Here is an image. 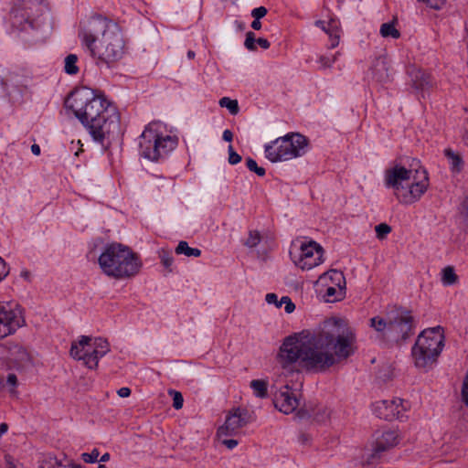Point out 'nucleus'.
<instances>
[{"mask_svg":"<svg viewBox=\"0 0 468 468\" xmlns=\"http://www.w3.org/2000/svg\"><path fill=\"white\" fill-rule=\"evenodd\" d=\"M355 335L340 318H329L314 332L287 336L280 346L277 362L288 368L297 361L308 369L324 371L355 352Z\"/></svg>","mask_w":468,"mask_h":468,"instance_id":"f257e3e1","label":"nucleus"},{"mask_svg":"<svg viewBox=\"0 0 468 468\" xmlns=\"http://www.w3.org/2000/svg\"><path fill=\"white\" fill-rule=\"evenodd\" d=\"M65 106L72 111L96 142L102 143L120 129V115L116 108L91 89L84 87L71 92L65 101Z\"/></svg>","mask_w":468,"mask_h":468,"instance_id":"f03ea898","label":"nucleus"},{"mask_svg":"<svg viewBox=\"0 0 468 468\" xmlns=\"http://www.w3.org/2000/svg\"><path fill=\"white\" fill-rule=\"evenodd\" d=\"M78 37L98 66H110L124 54L125 41L119 25L101 15L80 22Z\"/></svg>","mask_w":468,"mask_h":468,"instance_id":"7ed1b4c3","label":"nucleus"},{"mask_svg":"<svg viewBox=\"0 0 468 468\" xmlns=\"http://www.w3.org/2000/svg\"><path fill=\"white\" fill-rule=\"evenodd\" d=\"M385 185L393 188L398 200L406 205L418 201L428 187V176L424 169H406L396 165L386 170Z\"/></svg>","mask_w":468,"mask_h":468,"instance_id":"20e7f679","label":"nucleus"},{"mask_svg":"<svg viewBox=\"0 0 468 468\" xmlns=\"http://www.w3.org/2000/svg\"><path fill=\"white\" fill-rule=\"evenodd\" d=\"M98 262L105 275L118 280L136 275L142 267L139 256L132 249L116 242L105 246Z\"/></svg>","mask_w":468,"mask_h":468,"instance_id":"39448f33","label":"nucleus"},{"mask_svg":"<svg viewBox=\"0 0 468 468\" xmlns=\"http://www.w3.org/2000/svg\"><path fill=\"white\" fill-rule=\"evenodd\" d=\"M369 325L383 341L399 345L414 335L415 321L410 311L397 308L388 311L383 316L372 317Z\"/></svg>","mask_w":468,"mask_h":468,"instance_id":"423d86ee","label":"nucleus"},{"mask_svg":"<svg viewBox=\"0 0 468 468\" xmlns=\"http://www.w3.org/2000/svg\"><path fill=\"white\" fill-rule=\"evenodd\" d=\"M138 144L141 156L158 162L176 149L177 138L167 134L161 122H152L140 135Z\"/></svg>","mask_w":468,"mask_h":468,"instance_id":"0eeeda50","label":"nucleus"},{"mask_svg":"<svg viewBox=\"0 0 468 468\" xmlns=\"http://www.w3.org/2000/svg\"><path fill=\"white\" fill-rule=\"evenodd\" d=\"M443 340L442 329L440 326L422 331L412 347L416 367L423 369L431 367L443 348Z\"/></svg>","mask_w":468,"mask_h":468,"instance_id":"6e6552de","label":"nucleus"},{"mask_svg":"<svg viewBox=\"0 0 468 468\" xmlns=\"http://www.w3.org/2000/svg\"><path fill=\"white\" fill-rule=\"evenodd\" d=\"M308 140L297 133H289L264 146L265 156L272 163L285 162L307 152Z\"/></svg>","mask_w":468,"mask_h":468,"instance_id":"1a4fd4ad","label":"nucleus"},{"mask_svg":"<svg viewBox=\"0 0 468 468\" xmlns=\"http://www.w3.org/2000/svg\"><path fill=\"white\" fill-rule=\"evenodd\" d=\"M294 264L303 271H309L324 261V250L315 241L302 242L300 247L290 251Z\"/></svg>","mask_w":468,"mask_h":468,"instance_id":"9d476101","label":"nucleus"},{"mask_svg":"<svg viewBox=\"0 0 468 468\" xmlns=\"http://www.w3.org/2000/svg\"><path fill=\"white\" fill-rule=\"evenodd\" d=\"M24 324L23 310L19 305L0 303V338L14 334Z\"/></svg>","mask_w":468,"mask_h":468,"instance_id":"9b49d317","label":"nucleus"},{"mask_svg":"<svg viewBox=\"0 0 468 468\" xmlns=\"http://www.w3.org/2000/svg\"><path fill=\"white\" fill-rule=\"evenodd\" d=\"M399 441V434L395 431L376 433L371 448L363 456L365 462L369 465L377 463L382 453L395 447Z\"/></svg>","mask_w":468,"mask_h":468,"instance_id":"f8f14e48","label":"nucleus"},{"mask_svg":"<svg viewBox=\"0 0 468 468\" xmlns=\"http://www.w3.org/2000/svg\"><path fill=\"white\" fill-rule=\"evenodd\" d=\"M249 422L250 416L246 410L234 409L226 416L224 424L218 429L217 436L218 438L236 436Z\"/></svg>","mask_w":468,"mask_h":468,"instance_id":"ddd939ff","label":"nucleus"},{"mask_svg":"<svg viewBox=\"0 0 468 468\" xmlns=\"http://www.w3.org/2000/svg\"><path fill=\"white\" fill-rule=\"evenodd\" d=\"M408 405L407 401L403 403L400 399L381 400L374 404V411L378 418L386 420H402Z\"/></svg>","mask_w":468,"mask_h":468,"instance_id":"4468645a","label":"nucleus"},{"mask_svg":"<svg viewBox=\"0 0 468 468\" xmlns=\"http://www.w3.org/2000/svg\"><path fill=\"white\" fill-rule=\"evenodd\" d=\"M40 9L41 6L38 3L27 0L21 8L16 7L13 10V25L19 27L21 30H26L27 27H33V10L38 12Z\"/></svg>","mask_w":468,"mask_h":468,"instance_id":"2eb2a0df","label":"nucleus"},{"mask_svg":"<svg viewBox=\"0 0 468 468\" xmlns=\"http://www.w3.org/2000/svg\"><path fill=\"white\" fill-rule=\"evenodd\" d=\"M69 354L74 359L82 361L87 367L90 369L97 367L90 364V359L93 358V346L90 336L82 335L78 342H73Z\"/></svg>","mask_w":468,"mask_h":468,"instance_id":"dca6fc26","label":"nucleus"},{"mask_svg":"<svg viewBox=\"0 0 468 468\" xmlns=\"http://www.w3.org/2000/svg\"><path fill=\"white\" fill-rule=\"evenodd\" d=\"M273 403L275 408L284 414L292 413L299 406V400L296 394L289 388L288 385L282 388L275 394Z\"/></svg>","mask_w":468,"mask_h":468,"instance_id":"f3484780","label":"nucleus"},{"mask_svg":"<svg viewBox=\"0 0 468 468\" xmlns=\"http://www.w3.org/2000/svg\"><path fill=\"white\" fill-rule=\"evenodd\" d=\"M318 283L320 285L346 287V279L342 271L330 270L320 275Z\"/></svg>","mask_w":468,"mask_h":468,"instance_id":"a211bd4d","label":"nucleus"},{"mask_svg":"<svg viewBox=\"0 0 468 468\" xmlns=\"http://www.w3.org/2000/svg\"><path fill=\"white\" fill-rule=\"evenodd\" d=\"M93 346V358L90 359V364L93 367H98L99 360L110 352V345L106 339L101 337H91Z\"/></svg>","mask_w":468,"mask_h":468,"instance_id":"6ab92c4d","label":"nucleus"},{"mask_svg":"<svg viewBox=\"0 0 468 468\" xmlns=\"http://www.w3.org/2000/svg\"><path fill=\"white\" fill-rule=\"evenodd\" d=\"M265 301L267 303L273 304L277 308H281L282 304H284V310L287 314H292L295 309V304L288 296H282L281 300H278V296L276 293L270 292L266 294Z\"/></svg>","mask_w":468,"mask_h":468,"instance_id":"aec40b11","label":"nucleus"},{"mask_svg":"<svg viewBox=\"0 0 468 468\" xmlns=\"http://www.w3.org/2000/svg\"><path fill=\"white\" fill-rule=\"evenodd\" d=\"M372 77L378 82H386L389 80L388 67L384 58H378L372 68Z\"/></svg>","mask_w":468,"mask_h":468,"instance_id":"412c9836","label":"nucleus"},{"mask_svg":"<svg viewBox=\"0 0 468 468\" xmlns=\"http://www.w3.org/2000/svg\"><path fill=\"white\" fill-rule=\"evenodd\" d=\"M323 289L321 292H324V299L327 303H335L336 301H340L343 299L346 293V287H337V286H328V285H321Z\"/></svg>","mask_w":468,"mask_h":468,"instance_id":"4be33fe9","label":"nucleus"},{"mask_svg":"<svg viewBox=\"0 0 468 468\" xmlns=\"http://www.w3.org/2000/svg\"><path fill=\"white\" fill-rule=\"evenodd\" d=\"M444 153L448 159L451 170L453 173H460L463 167V161L461 155L451 149H446Z\"/></svg>","mask_w":468,"mask_h":468,"instance_id":"5701e85b","label":"nucleus"},{"mask_svg":"<svg viewBox=\"0 0 468 468\" xmlns=\"http://www.w3.org/2000/svg\"><path fill=\"white\" fill-rule=\"evenodd\" d=\"M397 22L395 20L383 23L380 26L379 33L381 37L388 38L391 37L394 39H398L400 37L399 30L396 27Z\"/></svg>","mask_w":468,"mask_h":468,"instance_id":"b1692460","label":"nucleus"},{"mask_svg":"<svg viewBox=\"0 0 468 468\" xmlns=\"http://www.w3.org/2000/svg\"><path fill=\"white\" fill-rule=\"evenodd\" d=\"M176 254H184L187 257L197 258L201 255V250L197 248H191L186 241H180L176 248Z\"/></svg>","mask_w":468,"mask_h":468,"instance_id":"393cba45","label":"nucleus"},{"mask_svg":"<svg viewBox=\"0 0 468 468\" xmlns=\"http://www.w3.org/2000/svg\"><path fill=\"white\" fill-rule=\"evenodd\" d=\"M250 388L253 390L255 396L259 398L267 397L268 382L262 379H253L250 384Z\"/></svg>","mask_w":468,"mask_h":468,"instance_id":"a878e982","label":"nucleus"},{"mask_svg":"<svg viewBox=\"0 0 468 468\" xmlns=\"http://www.w3.org/2000/svg\"><path fill=\"white\" fill-rule=\"evenodd\" d=\"M11 356H13L11 359L14 360L16 364L26 362L29 359L28 353L25 348L18 345L13 346L11 349Z\"/></svg>","mask_w":468,"mask_h":468,"instance_id":"bb28decb","label":"nucleus"},{"mask_svg":"<svg viewBox=\"0 0 468 468\" xmlns=\"http://www.w3.org/2000/svg\"><path fill=\"white\" fill-rule=\"evenodd\" d=\"M457 281L458 276L456 275L452 267L448 266L442 270L441 282L444 286L453 285L457 282Z\"/></svg>","mask_w":468,"mask_h":468,"instance_id":"cd10ccee","label":"nucleus"},{"mask_svg":"<svg viewBox=\"0 0 468 468\" xmlns=\"http://www.w3.org/2000/svg\"><path fill=\"white\" fill-rule=\"evenodd\" d=\"M413 84L416 89L425 90L431 86V77L423 72H419L413 79Z\"/></svg>","mask_w":468,"mask_h":468,"instance_id":"c85d7f7f","label":"nucleus"},{"mask_svg":"<svg viewBox=\"0 0 468 468\" xmlns=\"http://www.w3.org/2000/svg\"><path fill=\"white\" fill-rule=\"evenodd\" d=\"M78 57L75 54H69L65 58V71L68 74L75 75L79 71L77 66Z\"/></svg>","mask_w":468,"mask_h":468,"instance_id":"c756f323","label":"nucleus"},{"mask_svg":"<svg viewBox=\"0 0 468 468\" xmlns=\"http://www.w3.org/2000/svg\"><path fill=\"white\" fill-rule=\"evenodd\" d=\"M218 104L222 108H227L232 115L238 114L239 108L237 100H231L229 97H222Z\"/></svg>","mask_w":468,"mask_h":468,"instance_id":"7c9ffc66","label":"nucleus"},{"mask_svg":"<svg viewBox=\"0 0 468 468\" xmlns=\"http://www.w3.org/2000/svg\"><path fill=\"white\" fill-rule=\"evenodd\" d=\"M331 413L332 411L329 409L323 407L314 413V417L318 422H325L330 419Z\"/></svg>","mask_w":468,"mask_h":468,"instance_id":"2f4dec72","label":"nucleus"},{"mask_svg":"<svg viewBox=\"0 0 468 468\" xmlns=\"http://www.w3.org/2000/svg\"><path fill=\"white\" fill-rule=\"evenodd\" d=\"M377 238L383 239L391 232V227L386 223H380L375 227Z\"/></svg>","mask_w":468,"mask_h":468,"instance_id":"473e14b6","label":"nucleus"},{"mask_svg":"<svg viewBox=\"0 0 468 468\" xmlns=\"http://www.w3.org/2000/svg\"><path fill=\"white\" fill-rule=\"evenodd\" d=\"M246 165L249 170L254 172L259 176H263L266 173L265 169L263 167L258 166L256 161L252 158H247Z\"/></svg>","mask_w":468,"mask_h":468,"instance_id":"72a5a7b5","label":"nucleus"},{"mask_svg":"<svg viewBox=\"0 0 468 468\" xmlns=\"http://www.w3.org/2000/svg\"><path fill=\"white\" fill-rule=\"evenodd\" d=\"M100 452L97 448H94L90 452H83L81 459L87 463H94L98 462Z\"/></svg>","mask_w":468,"mask_h":468,"instance_id":"f704fd0d","label":"nucleus"},{"mask_svg":"<svg viewBox=\"0 0 468 468\" xmlns=\"http://www.w3.org/2000/svg\"><path fill=\"white\" fill-rule=\"evenodd\" d=\"M261 241V235L256 230H251L249 233V238L247 239L245 245L249 248L256 247Z\"/></svg>","mask_w":468,"mask_h":468,"instance_id":"c9c22d12","label":"nucleus"},{"mask_svg":"<svg viewBox=\"0 0 468 468\" xmlns=\"http://www.w3.org/2000/svg\"><path fill=\"white\" fill-rule=\"evenodd\" d=\"M255 42H256L255 34L251 31L247 32L246 39L244 42L245 48L250 51L256 50Z\"/></svg>","mask_w":468,"mask_h":468,"instance_id":"e433bc0d","label":"nucleus"},{"mask_svg":"<svg viewBox=\"0 0 468 468\" xmlns=\"http://www.w3.org/2000/svg\"><path fill=\"white\" fill-rule=\"evenodd\" d=\"M228 152H229V163L230 165H237L241 161V156L234 151V148L231 144L229 145Z\"/></svg>","mask_w":468,"mask_h":468,"instance_id":"4c0bfd02","label":"nucleus"},{"mask_svg":"<svg viewBox=\"0 0 468 468\" xmlns=\"http://www.w3.org/2000/svg\"><path fill=\"white\" fill-rule=\"evenodd\" d=\"M41 468H67V466L62 465L59 463L57 459L55 458H48V460H46L43 464L41 465ZM79 468V467H75Z\"/></svg>","mask_w":468,"mask_h":468,"instance_id":"58836bf2","label":"nucleus"},{"mask_svg":"<svg viewBox=\"0 0 468 468\" xmlns=\"http://www.w3.org/2000/svg\"><path fill=\"white\" fill-rule=\"evenodd\" d=\"M171 393L174 395L173 407L176 410H180L183 407V402H184L182 394L178 391H172Z\"/></svg>","mask_w":468,"mask_h":468,"instance_id":"ea45409f","label":"nucleus"},{"mask_svg":"<svg viewBox=\"0 0 468 468\" xmlns=\"http://www.w3.org/2000/svg\"><path fill=\"white\" fill-rule=\"evenodd\" d=\"M330 38V48H335L339 44V35L338 30L335 27L330 33H328Z\"/></svg>","mask_w":468,"mask_h":468,"instance_id":"a19ab883","label":"nucleus"},{"mask_svg":"<svg viewBox=\"0 0 468 468\" xmlns=\"http://www.w3.org/2000/svg\"><path fill=\"white\" fill-rule=\"evenodd\" d=\"M267 8L264 6H260L257 8H254L251 11V16L254 17V19L260 20L261 18L264 17L267 14Z\"/></svg>","mask_w":468,"mask_h":468,"instance_id":"79ce46f5","label":"nucleus"},{"mask_svg":"<svg viewBox=\"0 0 468 468\" xmlns=\"http://www.w3.org/2000/svg\"><path fill=\"white\" fill-rule=\"evenodd\" d=\"M161 261L166 269H170L173 264L174 259L171 254L163 252L161 255Z\"/></svg>","mask_w":468,"mask_h":468,"instance_id":"37998d69","label":"nucleus"},{"mask_svg":"<svg viewBox=\"0 0 468 468\" xmlns=\"http://www.w3.org/2000/svg\"><path fill=\"white\" fill-rule=\"evenodd\" d=\"M9 273V268L5 261L0 257V282L4 280Z\"/></svg>","mask_w":468,"mask_h":468,"instance_id":"c03bdc74","label":"nucleus"},{"mask_svg":"<svg viewBox=\"0 0 468 468\" xmlns=\"http://www.w3.org/2000/svg\"><path fill=\"white\" fill-rule=\"evenodd\" d=\"M315 25L321 27L326 34L330 33L335 27H333L332 23H325L324 21H316Z\"/></svg>","mask_w":468,"mask_h":468,"instance_id":"a18cd8bd","label":"nucleus"},{"mask_svg":"<svg viewBox=\"0 0 468 468\" xmlns=\"http://www.w3.org/2000/svg\"><path fill=\"white\" fill-rule=\"evenodd\" d=\"M335 56H333L332 58L326 57V56H322L319 59V61L321 62V64L323 65L324 68L331 67V65L335 62Z\"/></svg>","mask_w":468,"mask_h":468,"instance_id":"49530a36","label":"nucleus"},{"mask_svg":"<svg viewBox=\"0 0 468 468\" xmlns=\"http://www.w3.org/2000/svg\"><path fill=\"white\" fill-rule=\"evenodd\" d=\"M238 441L234 439H224L222 440V444H224L228 449L232 450L238 445Z\"/></svg>","mask_w":468,"mask_h":468,"instance_id":"de8ad7c7","label":"nucleus"},{"mask_svg":"<svg viewBox=\"0 0 468 468\" xmlns=\"http://www.w3.org/2000/svg\"><path fill=\"white\" fill-rule=\"evenodd\" d=\"M117 394L121 398H128L131 395V389L129 388L123 387L118 389Z\"/></svg>","mask_w":468,"mask_h":468,"instance_id":"09e8293b","label":"nucleus"},{"mask_svg":"<svg viewBox=\"0 0 468 468\" xmlns=\"http://www.w3.org/2000/svg\"><path fill=\"white\" fill-rule=\"evenodd\" d=\"M6 382L8 385L15 388L17 385V378L15 374H9L6 378Z\"/></svg>","mask_w":468,"mask_h":468,"instance_id":"8fccbe9b","label":"nucleus"},{"mask_svg":"<svg viewBox=\"0 0 468 468\" xmlns=\"http://www.w3.org/2000/svg\"><path fill=\"white\" fill-rule=\"evenodd\" d=\"M6 465L7 468H24L21 463L15 462L10 458H6Z\"/></svg>","mask_w":468,"mask_h":468,"instance_id":"3c124183","label":"nucleus"},{"mask_svg":"<svg viewBox=\"0 0 468 468\" xmlns=\"http://www.w3.org/2000/svg\"><path fill=\"white\" fill-rule=\"evenodd\" d=\"M256 42L264 49H267L270 48V42L266 38L260 37L256 40Z\"/></svg>","mask_w":468,"mask_h":468,"instance_id":"603ef678","label":"nucleus"},{"mask_svg":"<svg viewBox=\"0 0 468 468\" xmlns=\"http://www.w3.org/2000/svg\"><path fill=\"white\" fill-rule=\"evenodd\" d=\"M222 138L226 142H231L233 139V133L230 130H225L222 134Z\"/></svg>","mask_w":468,"mask_h":468,"instance_id":"864d4df0","label":"nucleus"},{"mask_svg":"<svg viewBox=\"0 0 468 468\" xmlns=\"http://www.w3.org/2000/svg\"><path fill=\"white\" fill-rule=\"evenodd\" d=\"M251 27L254 29V30H260L261 28V23L260 20L258 19H254L251 23Z\"/></svg>","mask_w":468,"mask_h":468,"instance_id":"5fc2aeb1","label":"nucleus"},{"mask_svg":"<svg viewBox=\"0 0 468 468\" xmlns=\"http://www.w3.org/2000/svg\"><path fill=\"white\" fill-rule=\"evenodd\" d=\"M31 152L35 155H39L40 154V147H39V145L36 144H32L31 145Z\"/></svg>","mask_w":468,"mask_h":468,"instance_id":"6e6d98bb","label":"nucleus"},{"mask_svg":"<svg viewBox=\"0 0 468 468\" xmlns=\"http://www.w3.org/2000/svg\"><path fill=\"white\" fill-rule=\"evenodd\" d=\"M110 458H111L110 453L109 452H105L101 457L99 456L98 462H100V463H106V462H108L110 460Z\"/></svg>","mask_w":468,"mask_h":468,"instance_id":"4d7b16f0","label":"nucleus"},{"mask_svg":"<svg viewBox=\"0 0 468 468\" xmlns=\"http://www.w3.org/2000/svg\"><path fill=\"white\" fill-rule=\"evenodd\" d=\"M7 430H8V426L6 423L0 424V435L5 433L7 431Z\"/></svg>","mask_w":468,"mask_h":468,"instance_id":"13d9d810","label":"nucleus"},{"mask_svg":"<svg viewBox=\"0 0 468 468\" xmlns=\"http://www.w3.org/2000/svg\"><path fill=\"white\" fill-rule=\"evenodd\" d=\"M463 140L468 145V131H464V133L463 134Z\"/></svg>","mask_w":468,"mask_h":468,"instance_id":"bf43d9fd","label":"nucleus"},{"mask_svg":"<svg viewBox=\"0 0 468 468\" xmlns=\"http://www.w3.org/2000/svg\"><path fill=\"white\" fill-rule=\"evenodd\" d=\"M195 56H196V54H195V52H194V51L189 50V51L187 52V58H188L189 59H193V58H195Z\"/></svg>","mask_w":468,"mask_h":468,"instance_id":"052dcab7","label":"nucleus"},{"mask_svg":"<svg viewBox=\"0 0 468 468\" xmlns=\"http://www.w3.org/2000/svg\"><path fill=\"white\" fill-rule=\"evenodd\" d=\"M4 388V380L2 378H0V389Z\"/></svg>","mask_w":468,"mask_h":468,"instance_id":"680f3d73","label":"nucleus"},{"mask_svg":"<svg viewBox=\"0 0 468 468\" xmlns=\"http://www.w3.org/2000/svg\"><path fill=\"white\" fill-rule=\"evenodd\" d=\"M98 468H107L104 464H99Z\"/></svg>","mask_w":468,"mask_h":468,"instance_id":"e2e57ef3","label":"nucleus"}]
</instances>
